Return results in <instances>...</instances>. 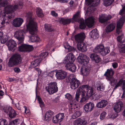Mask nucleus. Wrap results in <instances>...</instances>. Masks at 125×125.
<instances>
[{
  "mask_svg": "<svg viewBox=\"0 0 125 125\" xmlns=\"http://www.w3.org/2000/svg\"><path fill=\"white\" fill-rule=\"evenodd\" d=\"M0 125H7V120L4 119H0Z\"/></svg>",
  "mask_w": 125,
  "mask_h": 125,
  "instance_id": "nucleus-52",
  "label": "nucleus"
},
{
  "mask_svg": "<svg viewBox=\"0 0 125 125\" xmlns=\"http://www.w3.org/2000/svg\"><path fill=\"white\" fill-rule=\"evenodd\" d=\"M37 99L39 103L40 104V107L42 108L44 106V104L41 98L39 96H37Z\"/></svg>",
  "mask_w": 125,
  "mask_h": 125,
  "instance_id": "nucleus-47",
  "label": "nucleus"
},
{
  "mask_svg": "<svg viewBox=\"0 0 125 125\" xmlns=\"http://www.w3.org/2000/svg\"><path fill=\"white\" fill-rule=\"evenodd\" d=\"M23 6V3L21 1L19 2V5H8L4 9L3 12L0 9V16L1 15L3 17L5 16L6 14L14 12L18 8L21 9Z\"/></svg>",
  "mask_w": 125,
  "mask_h": 125,
  "instance_id": "nucleus-3",
  "label": "nucleus"
},
{
  "mask_svg": "<svg viewBox=\"0 0 125 125\" xmlns=\"http://www.w3.org/2000/svg\"><path fill=\"white\" fill-rule=\"evenodd\" d=\"M6 45L9 50L13 51L16 48L17 44L14 40H11L6 43Z\"/></svg>",
  "mask_w": 125,
  "mask_h": 125,
  "instance_id": "nucleus-21",
  "label": "nucleus"
},
{
  "mask_svg": "<svg viewBox=\"0 0 125 125\" xmlns=\"http://www.w3.org/2000/svg\"><path fill=\"white\" fill-rule=\"evenodd\" d=\"M123 106V103L122 101H119L117 102L114 105V109L116 112L118 113L122 110Z\"/></svg>",
  "mask_w": 125,
  "mask_h": 125,
  "instance_id": "nucleus-23",
  "label": "nucleus"
},
{
  "mask_svg": "<svg viewBox=\"0 0 125 125\" xmlns=\"http://www.w3.org/2000/svg\"><path fill=\"white\" fill-rule=\"evenodd\" d=\"M89 36L91 38L94 39H96L99 37L97 29H94L91 31L89 33Z\"/></svg>",
  "mask_w": 125,
  "mask_h": 125,
  "instance_id": "nucleus-34",
  "label": "nucleus"
},
{
  "mask_svg": "<svg viewBox=\"0 0 125 125\" xmlns=\"http://www.w3.org/2000/svg\"><path fill=\"white\" fill-rule=\"evenodd\" d=\"M111 18L112 16L110 15H107L105 14H102L100 15L99 20L100 22L103 23L110 19Z\"/></svg>",
  "mask_w": 125,
  "mask_h": 125,
  "instance_id": "nucleus-24",
  "label": "nucleus"
},
{
  "mask_svg": "<svg viewBox=\"0 0 125 125\" xmlns=\"http://www.w3.org/2000/svg\"><path fill=\"white\" fill-rule=\"evenodd\" d=\"M110 52L109 48L108 47H107L105 48H104L102 53H101V54L102 55H105L108 53Z\"/></svg>",
  "mask_w": 125,
  "mask_h": 125,
  "instance_id": "nucleus-44",
  "label": "nucleus"
},
{
  "mask_svg": "<svg viewBox=\"0 0 125 125\" xmlns=\"http://www.w3.org/2000/svg\"><path fill=\"white\" fill-rule=\"evenodd\" d=\"M86 25L89 27H91L94 25V19L93 17H89L85 21Z\"/></svg>",
  "mask_w": 125,
  "mask_h": 125,
  "instance_id": "nucleus-27",
  "label": "nucleus"
},
{
  "mask_svg": "<svg viewBox=\"0 0 125 125\" xmlns=\"http://www.w3.org/2000/svg\"><path fill=\"white\" fill-rule=\"evenodd\" d=\"M107 101L104 100H102L97 103L96 106L99 108H102L105 107L107 104Z\"/></svg>",
  "mask_w": 125,
  "mask_h": 125,
  "instance_id": "nucleus-32",
  "label": "nucleus"
},
{
  "mask_svg": "<svg viewBox=\"0 0 125 125\" xmlns=\"http://www.w3.org/2000/svg\"><path fill=\"white\" fill-rule=\"evenodd\" d=\"M36 14L39 17H43L44 14L42 12V10L39 7L37 8L36 9Z\"/></svg>",
  "mask_w": 125,
  "mask_h": 125,
  "instance_id": "nucleus-39",
  "label": "nucleus"
},
{
  "mask_svg": "<svg viewBox=\"0 0 125 125\" xmlns=\"http://www.w3.org/2000/svg\"><path fill=\"white\" fill-rule=\"evenodd\" d=\"M23 31L22 30L16 31L14 33V37L18 40V44H21L23 42L24 38Z\"/></svg>",
  "mask_w": 125,
  "mask_h": 125,
  "instance_id": "nucleus-10",
  "label": "nucleus"
},
{
  "mask_svg": "<svg viewBox=\"0 0 125 125\" xmlns=\"http://www.w3.org/2000/svg\"><path fill=\"white\" fill-rule=\"evenodd\" d=\"M32 12H30L27 13L26 16L27 30L31 34V36L30 37V40L31 42H39L41 41V40L35 34L37 30V23L33 21L32 18Z\"/></svg>",
  "mask_w": 125,
  "mask_h": 125,
  "instance_id": "nucleus-1",
  "label": "nucleus"
},
{
  "mask_svg": "<svg viewBox=\"0 0 125 125\" xmlns=\"http://www.w3.org/2000/svg\"><path fill=\"white\" fill-rule=\"evenodd\" d=\"M66 98L69 100H72L73 99V97L70 94L67 93L65 95Z\"/></svg>",
  "mask_w": 125,
  "mask_h": 125,
  "instance_id": "nucleus-53",
  "label": "nucleus"
},
{
  "mask_svg": "<svg viewBox=\"0 0 125 125\" xmlns=\"http://www.w3.org/2000/svg\"><path fill=\"white\" fill-rule=\"evenodd\" d=\"M48 53L47 52H43L41 53L40 55V58L41 61L42 59L44 58L48 55Z\"/></svg>",
  "mask_w": 125,
  "mask_h": 125,
  "instance_id": "nucleus-49",
  "label": "nucleus"
},
{
  "mask_svg": "<svg viewBox=\"0 0 125 125\" xmlns=\"http://www.w3.org/2000/svg\"><path fill=\"white\" fill-rule=\"evenodd\" d=\"M35 70L38 73V74H40L42 72L41 70L39 68H36L35 69Z\"/></svg>",
  "mask_w": 125,
  "mask_h": 125,
  "instance_id": "nucleus-63",
  "label": "nucleus"
},
{
  "mask_svg": "<svg viewBox=\"0 0 125 125\" xmlns=\"http://www.w3.org/2000/svg\"><path fill=\"white\" fill-rule=\"evenodd\" d=\"M104 49V46L103 45L100 44L96 46L95 49L93 50L94 52L96 53H102Z\"/></svg>",
  "mask_w": 125,
  "mask_h": 125,
  "instance_id": "nucleus-33",
  "label": "nucleus"
},
{
  "mask_svg": "<svg viewBox=\"0 0 125 125\" xmlns=\"http://www.w3.org/2000/svg\"><path fill=\"white\" fill-rule=\"evenodd\" d=\"M54 114V113L51 110H49L47 111L44 116V120L48 121L50 120L52 115Z\"/></svg>",
  "mask_w": 125,
  "mask_h": 125,
  "instance_id": "nucleus-31",
  "label": "nucleus"
},
{
  "mask_svg": "<svg viewBox=\"0 0 125 125\" xmlns=\"http://www.w3.org/2000/svg\"><path fill=\"white\" fill-rule=\"evenodd\" d=\"M125 12V6H124L121 10L119 12L120 15H122Z\"/></svg>",
  "mask_w": 125,
  "mask_h": 125,
  "instance_id": "nucleus-58",
  "label": "nucleus"
},
{
  "mask_svg": "<svg viewBox=\"0 0 125 125\" xmlns=\"http://www.w3.org/2000/svg\"><path fill=\"white\" fill-rule=\"evenodd\" d=\"M106 113L105 112H103L100 114V119L102 120H103L105 117Z\"/></svg>",
  "mask_w": 125,
  "mask_h": 125,
  "instance_id": "nucleus-57",
  "label": "nucleus"
},
{
  "mask_svg": "<svg viewBox=\"0 0 125 125\" xmlns=\"http://www.w3.org/2000/svg\"><path fill=\"white\" fill-rule=\"evenodd\" d=\"M100 0H85V3L87 5L92 4L89 7L86 11L87 14H90L93 12L94 10V6H97L100 2Z\"/></svg>",
  "mask_w": 125,
  "mask_h": 125,
  "instance_id": "nucleus-5",
  "label": "nucleus"
},
{
  "mask_svg": "<svg viewBox=\"0 0 125 125\" xmlns=\"http://www.w3.org/2000/svg\"><path fill=\"white\" fill-rule=\"evenodd\" d=\"M23 42L21 44H21L18 47V50L19 51L26 52L30 51L33 50V47L31 45L23 44Z\"/></svg>",
  "mask_w": 125,
  "mask_h": 125,
  "instance_id": "nucleus-13",
  "label": "nucleus"
},
{
  "mask_svg": "<svg viewBox=\"0 0 125 125\" xmlns=\"http://www.w3.org/2000/svg\"><path fill=\"white\" fill-rule=\"evenodd\" d=\"M77 61L83 65L87 64L90 60L89 58L83 54H79L77 59Z\"/></svg>",
  "mask_w": 125,
  "mask_h": 125,
  "instance_id": "nucleus-9",
  "label": "nucleus"
},
{
  "mask_svg": "<svg viewBox=\"0 0 125 125\" xmlns=\"http://www.w3.org/2000/svg\"><path fill=\"white\" fill-rule=\"evenodd\" d=\"M87 122L84 119L78 118L73 122V125H85Z\"/></svg>",
  "mask_w": 125,
  "mask_h": 125,
  "instance_id": "nucleus-30",
  "label": "nucleus"
},
{
  "mask_svg": "<svg viewBox=\"0 0 125 125\" xmlns=\"http://www.w3.org/2000/svg\"><path fill=\"white\" fill-rule=\"evenodd\" d=\"M90 57L91 60L96 63L99 62L101 60V58L100 57L95 54H91L90 55Z\"/></svg>",
  "mask_w": 125,
  "mask_h": 125,
  "instance_id": "nucleus-29",
  "label": "nucleus"
},
{
  "mask_svg": "<svg viewBox=\"0 0 125 125\" xmlns=\"http://www.w3.org/2000/svg\"><path fill=\"white\" fill-rule=\"evenodd\" d=\"M81 87H79L76 91L75 94V98L74 100L70 102L68 104L69 108V112L70 114H71L73 112H75L74 110L76 108H77L78 106L76 102H75V101L78 102L80 97L81 93H82Z\"/></svg>",
  "mask_w": 125,
  "mask_h": 125,
  "instance_id": "nucleus-4",
  "label": "nucleus"
},
{
  "mask_svg": "<svg viewBox=\"0 0 125 125\" xmlns=\"http://www.w3.org/2000/svg\"><path fill=\"white\" fill-rule=\"evenodd\" d=\"M8 39V38L7 36L4 35L1 40V42L2 43H5L7 41Z\"/></svg>",
  "mask_w": 125,
  "mask_h": 125,
  "instance_id": "nucleus-51",
  "label": "nucleus"
},
{
  "mask_svg": "<svg viewBox=\"0 0 125 125\" xmlns=\"http://www.w3.org/2000/svg\"><path fill=\"white\" fill-rule=\"evenodd\" d=\"M81 87V97L80 102L83 103L88 100L94 94L93 88L87 85H83L80 86Z\"/></svg>",
  "mask_w": 125,
  "mask_h": 125,
  "instance_id": "nucleus-2",
  "label": "nucleus"
},
{
  "mask_svg": "<svg viewBox=\"0 0 125 125\" xmlns=\"http://www.w3.org/2000/svg\"><path fill=\"white\" fill-rule=\"evenodd\" d=\"M45 30L48 31H51L53 30V29L50 24H45L44 25Z\"/></svg>",
  "mask_w": 125,
  "mask_h": 125,
  "instance_id": "nucleus-43",
  "label": "nucleus"
},
{
  "mask_svg": "<svg viewBox=\"0 0 125 125\" xmlns=\"http://www.w3.org/2000/svg\"><path fill=\"white\" fill-rule=\"evenodd\" d=\"M5 20H2V21L0 23L2 25L0 27H4L5 26Z\"/></svg>",
  "mask_w": 125,
  "mask_h": 125,
  "instance_id": "nucleus-62",
  "label": "nucleus"
},
{
  "mask_svg": "<svg viewBox=\"0 0 125 125\" xmlns=\"http://www.w3.org/2000/svg\"><path fill=\"white\" fill-rule=\"evenodd\" d=\"M105 86L102 83H100L97 86V89L98 91H103L104 89Z\"/></svg>",
  "mask_w": 125,
  "mask_h": 125,
  "instance_id": "nucleus-45",
  "label": "nucleus"
},
{
  "mask_svg": "<svg viewBox=\"0 0 125 125\" xmlns=\"http://www.w3.org/2000/svg\"><path fill=\"white\" fill-rule=\"evenodd\" d=\"M55 72V75L57 79L61 80L64 79L66 77L67 74L64 71L60 70H56Z\"/></svg>",
  "mask_w": 125,
  "mask_h": 125,
  "instance_id": "nucleus-14",
  "label": "nucleus"
},
{
  "mask_svg": "<svg viewBox=\"0 0 125 125\" xmlns=\"http://www.w3.org/2000/svg\"><path fill=\"white\" fill-rule=\"evenodd\" d=\"M117 41L120 43L124 42L125 41V38L123 33L117 37Z\"/></svg>",
  "mask_w": 125,
  "mask_h": 125,
  "instance_id": "nucleus-42",
  "label": "nucleus"
},
{
  "mask_svg": "<svg viewBox=\"0 0 125 125\" xmlns=\"http://www.w3.org/2000/svg\"><path fill=\"white\" fill-rule=\"evenodd\" d=\"M25 109V113L26 114H30V111L27 108V107L26 106H24L23 107Z\"/></svg>",
  "mask_w": 125,
  "mask_h": 125,
  "instance_id": "nucleus-61",
  "label": "nucleus"
},
{
  "mask_svg": "<svg viewBox=\"0 0 125 125\" xmlns=\"http://www.w3.org/2000/svg\"><path fill=\"white\" fill-rule=\"evenodd\" d=\"M55 0L62 3H67L68 2V1L67 0Z\"/></svg>",
  "mask_w": 125,
  "mask_h": 125,
  "instance_id": "nucleus-60",
  "label": "nucleus"
},
{
  "mask_svg": "<svg viewBox=\"0 0 125 125\" xmlns=\"http://www.w3.org/2000/svg\"><path fill=\"white\" fill-rule=\"evenodd\" d=\"M59 21L60 23L63 25H66L70 23L71 21V19H64L62 18L59 19Z\"/></svg>",
  "mask_w": 125,
  "mask_h": 125,
  "instance_id": "nucleus-37",
  "label": "nucleus"
},
{
  "mask_svg": "<svg viewBox=\"0 0 125 125\" xmlns=\"http://www.w3.org/2000/svg\"><path fill=\"white\" fill-rule=\"evenodd\" d=\"M78 49L82 52H84L87 49L86 45L83 42H78L77 46Z\"/></svg>",
  "mask_w": 125,
  "mask_h": 125,
  "instance_id": "nucleus-25",
  "label": "nucleus"
},
{
  "mask_svg": "<svg viewBox=\"0 0 125 125\" xmlns=\"http://www.w3.org/2000/svg\"><path fill=\"white\" fill-rule=\"evenodd\" d=\"M114 73V71L111 69H108L104 74V75L106 76V78L108 80L110 81L111 83H114L115 85L118 81L117 80L114 79L113 75Z\"/></svg>",
  "mask_w": 125,
  "mask_h": 125,
  "instance_id": "nucleus-7",
  "label": "nucleus"
},
{
  "mask_svg": "<svg viewBox=\"0 0 125 125\" xmlns=\"http://www.w3.org/2000/svg\"><path fill=\"white\" fill-rule=\"evenodd\" d=\"M64 117V114L63 113H59L56 115L52 119V121L54 123L61 122L62 121Z\"/></svg>",
  "mask_w": 125,
  "mask_h": 125,
  "instance_id": "nucleus-19",
  "label": "nucleus"
},
{
  "mask_svg": "<svg viewBox=\"0 0 125 125\" xmlns=\"http://www.w3.org/2000/svg\"><path fill=\"white\" fill-rule=\"evenodd\" d=\"M114 87V90L116 89L118 87L122 85V88L123 90L122 95L121 96L122 98H125V80L121 79L116 83Z\"/></svg>",
  "mask_w": 125,
  "mask_h": 125,
  "instance_id": "nucleus-12",
  "label": "nucleus"
},
{
  "mask_svg": "<svg viewBox=\"0 0 125 125\" xmlns=\"http://www.w3.org/2000/svg\"><path fill=\"white\" fill-rule=\"evenodd\" d=\"M66 69L72 72H74L76 69V67L73 63H67L65 65Z\"/></svg>",
  "mask_w": 125,
  "mask_h": 125,
  "instance_id": "nucleus-26",
  "label": "nucleus"
},
{
  "mask_svg": "<svg viewBox=\"0 0 125 125\" xmlns=\"http://www.w3.org/2000/svg\"><path fill=\"white\" fill-rule=\"evenodd\" d=\"M70 86L73 89H74L77 88L80 85V81L75 78H73L71 80L70 82Z\"/></svg>",
  "mask_w": 125,
  "mask_h": 125,
  "instance_id": "nucleus-18",
  "label": "nucleus"
},
{
  "mask_svg": "<svg viewBox=\"0 0 125 125\" xmlns=\"http://www.w3.org/2000/svg\"><path fill=\"white\" fill-rule=\"evenodd\" d=\"M112 65L114 68H115L117 67L118 64L116 62L113 63H112Z\"/></svg>",
  "mask_w": 125,
  "mask_h": 125,
  "instance_id": "nucleus-64",
  "label": "nucleus"
},
{
  "mask_svg": "<svg viewBox=\"0 0 125 125\" xmlns=\"http://www.w3.org/2000/svg\"><path fill=\"white\" fill-rule=\"evenodd\" d=\"M81 115V113L79 111H76L74 113L72 116V117L73 119H75L80 116Z\"/></svg>",
  "mask_w": 125,
  "mask_h": 125,
  "instance_id": "nucleus-46",
  "label": "nucleus"
},
{
  "mask_svg": "<svg viewBox=\"0 0 125 125\" xmlns=\"http://www.w3.org/2000/svg\"><path fill=\"white\" fill-rule=\"evenodd\" d=\"M46 90L50 94H52L58 91V88L55 82L51 83L46 87Z\"/></svg>",
  "mask_w": 125,
  "mask_h": 125,
  "instance_id": "nucleus-8",
  "label": "nucleus"
},
{
  "mask_svg": "<svg viewBox=\"0 0 125 125\" xmlns=\"http://www.w3.org/2000/svg\"><path fill=\"white\" fill-rule=\"evenodd\" d=\"M18 120V119H16L10 121L9 124V125H17Z\"/></svg>",
  "mask_w": 125,
  "mask_h": 125,
  "instance_id": "nucleus-55",
  "label": "nucleus"
},
{
  "mask_svg": "<svg viewBox=\"0 0 125 125\" xmlns=\"http://www.w3.org/2000/svg\"><path fill=\"white\" fill-rule=\"evenodd\" d=\"M12 109V108L10 106L5 107L3 109V110L4 112L5 113H8V112L9 113V111L11 110Z\"/></svg>",
  "mask_w": 125,
  "mask_h": 125,
  "instance_id": "nucleus-56",
  "label": "nucleus"
},
{
  "mask_svg": "<svg viewBox=\"0 0 125 125\" xmlns=\"http://www.w3.org/2000/svg\"><path fill=\"white\" fill-rule=\"evenodd\" d=\"M8 1L6 0H0V6L4 7L7 4Z\"/></svg>",
  "mask_w": 125,
  "mask_h": 125,
  "instance_id": "nucleus-48",
  "label": "nucleus"
},
{
  "mask_svg": "<svg viewBox=\"0 0 125 125\" xmlns=\"http://www.w3.org/2000/svg\"><path fill=\"white\" fill-rule=\"evenodd\" d=\"M115 26V23H113L107 26L105 28V30L107 33L112 31L114 30Z\"/></svg>",
  "mask_w": 125,
  "mask_h": 125,
  "instance_id": "nucleus-35",
  "label": "nucleus"
},
{
  "mask_svg": "<svg viewBox=\"0 0 125 125\" xmlns=\"http://www.w3.org/2000/svg\"><path fill=\"white\" fill-rule=\"evenodd\" d=\"M94 108V104L92 102H90L86 104L83 106V110L85 113H88L92 111Z\"/></svg>",
  "mask_w": 125,
  "mask_h": 125,
  "instance_id": "nucleus-16",
  "label": "nucleus"
},
{
  "mask_svg": "<svg viewBox=\"0 0 125 125\" xmlns=\"http://www.w3.org/2000/svg\"><path fill=\"white\" fill-rule=\"evenodd\" d=\"M41 61L40 59H38L32 62L31 63V67L33 68L38 66Z\"/></svg>",
  "mask_w": 125,
  "mask_h": 125,
  "instance_id": "nucleus-38",
  "label": "nucleus"
},
{
  "mask_svg": "<svg viewBox=\"0 0 125 125\" xmlns=\"http://www.w3.org/2000/svg\"><path fill=\"white\" fill-rule=\"evenodd\" d=\"M80 12H77L73 16L72 19L74 21H78L80 23V28L81 29H83L85 28V25L84 22V21L83 19H79L80 17Z\"/></svg>",
  "mask_w": 125,
  "mask_h": 125,
  "instance_id": "nucleus-11",
  "label": "nucleus"
},
{
  "mask_svg": "<svg viewBox=\"0 0 125 125\" xmlns=\"http://www.w3.org/2000/svg\"><path fill=\"white\" fill-rule=\"evenodd\" d=\"M87 64L83 65L81 68V74L83 76H87L89 73L91 68L90 67L87 66Z\"/></svg>",
  "mask_w": 125,
  "mask_h": 125,
  "instance_id": "nucleus-20",
  "label": "nucleus"
},
{
  "mask_svg": "<svg viewBox=\"0 0 125 125\" xmlns=\"http://www.w3.org/2000/svg\"><path fill=\"white\" fill-rule=\"evenodd\" d=\"M114 1V0H104L103 4L105 6L107 7L111 5Z\"/></svg>",
  "mask_w": 125,
  "mask_h": 125,
  "instance_id": "nucleus-40",
  "label": "nucleus"
},
{
  "mask_svg": "<svg viewBox=\"0 0 125 125\" xmlns=\"http://www.w3.org/2000/svg\"><path fill=\"white\" fill-rule=\"evenodd\" d=\"M51 14L53 16L55 17H57L58 16V14L56 13L54 11L52 10L51 12Z\"/></svg>",
  "mask_w": 125,
  "mask_h": 125,
  "instance_id": "nucleus-59",
  "label": "nucleus"
},
{
  "mask_svg": "<svg viewBox=\"0 0 125 125\" xmlns=\"http://www.w3.org/2000/svg\"><path fill=\"white\" fill-rule=\"evenodd\" d=\"M75 57L73 53H71L67 55L65 57L63 62L65 63H73Z\"/></svg>",
  "mask_w": 125,
  "mask_h": 125,
  "instance_id": "nucleus-17",
  "label": "nucleus"
},
{
  "mask_svg": "<svg viewBox=\"0 0 125 125\" xmlns=\"http://www.w3.org/2000/svg\"><path fill=\"white\" fill-rule=\"evenodd\" d=\"M23 21V19L20 18H16L13 20L12 24L15 27H18L22 24Z\"/></svg>",
  "mask_w": 125,
  "mask_h": 125,
  "instance_id": "nucleus-22",
  "label": "nucleus"
},
{
  "mask_svg": "<svg viewBox=\"0 0 125 125\" xmlns=\"http://www.w3.org/2000/svg\"><path fill=\"white\" fill-rule=\"evenodd\" d=\"M22 59L20 55L18 54H15L11 57L8 63V66L12 67L15 64H18L21 63Z\"/></svg>",
  "mask_w": 125,
  "mask_h": 125,
  "instance_id": "nucleus-6",
  "label": "nucleus"
},
{
  "mask_svg": "<svg viewBox=\"0 0 125 125\" xmlns=\"http://www.w3.org/2000/svg\"><path fill=\"white\" fill-rule=\"evenodd\" d=\"M125 21V15L121 17L117 22L116 32L118 34L122 31L121 29L123 26V23Z\"/></svg>",
  "mask_w": 125,
  "mask_h": 125,
  "instance_id": "nucleus-15",
  "label": "nucleus"
},
{
  "mask_svg": "<svg viewBox=\"0 0 125 125\" xmlns=\"http://www.w3.org/2000/svg\"><path fill=\"white\" fill-rule=\"evenodd\" d=\"M85 38V34L83 32L81 33L76 35L74 37L75 40L78 42L83 40Z\"/></svg>",
  "mask_w": 125,
  "mask_h": 125,
  "instance_id": "nucleus-28",
  "label": "nucleus"
},
{
  "mask_svg": "<svg viewBox=\"0 0 125 125\" xmlns=\"http://www.w3.org/2000/svg\"><path fill=\"white\" fill-rule=\"evenodd\" d=\"M92 98L95 100H97L100 98V95L98 94H96L94 92V94L91 96Z\"/></svg>",
  "mask_w": 125,
  "mask_h": 125,
  "instance_id": "nucleus-50",
  "label": "nucleus"
},
{
  "mask_svg": "<svg viewBox=\"0 0 125 125\" xmlns=\"http://www.w3.org/2000/svg\"><path fill=\"white\" fill-rule=\"evenodd\" d=\"M9 117L11 118H14L16 115L17 114L15 111L12 109L9 111L8 113Z\"/></svg>",
  "mask_w": 125,
  "mask_h": 125,
  "instance_id": "nucleus-41",
  "label": "nucleus"
},
{
  "mask_svg": "<svg viewBox=\"0 0 125 125\" xmlns=\"http://www.w3.org/2000/svg\"><path fill=\"white\" fill-rule=\"evenodd\" d=\"M118 48L119 51L120 53H125V44L120 43L118 44Z\"/></svg>",
  "mask_w": 125,
  "mask_h": 125,
  "instance_id": "nucleus-36",
  "label": "nucleus"
},
{
  "mask_svg": "<svg viewBox=\"0 0 125 125\" xmlns=\"http://www.w3.org/2000/svg\"><path fill=\"white\" fill-rule=\"evenodd\" d=\"M64 47L65 49L68 50L67 52L72 51L73 49L71 46H70L68 44H66V45L64 46Z\"/></svg>",
  "mask_w": 125,
  "mask_h": 125,
  "instance_id": "nucleus-54",
  "label": "nucleus"
}]
</instances>
